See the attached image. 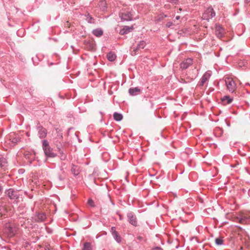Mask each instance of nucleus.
<instances>
[{"instance_id": "nucleus-40", "label": "nucleus", "mask_w": 250, "mask_h": 250, "mask_svg": "<svg viewBox=\"0 0 250 250\" xmlns=\"http://www.w3.org/2000/svg\"><path fill=\"white\" fill-rule=\"evenodd\" d=\"M24 172V170L23 169H20L19 170V173L22 174Z\"/></svg>"}, {"instance_id": "nucleus-23", "label": "nucleus", "mask_w": 250, "mask_h": 250, "mask_svg": "<svg viewBox=\"0 0 250 250\" xmlns=\"http://www.w3.org/2000/svg\"><path fill=\"white\" fill-rule=\"evenodd\" d=\"M86 45L87 48L91 51H93L95 49V44L89 41L86 42Z\"/></svg>"}, {"instance_id": "nucleus-8", "label": "nucleus", "mask_w": 250, "mask_h": 250, "mask_svg": "<svg viewBox=\"0 0 250 250\" xmlns=\"http://www.w3.org/2000/svg\"><path fill=\"white\" fill-rule=\"evenodd\" d=\"M61 172L58 173L57 175V177L55 178V182L58 185H62V182L65 179V175L64 173V171L63 170V169H61Z\"/></svg>"}, {"instance_id": "nucleus-2", "label": "nucleus", "mask_w": 250, "mask_h": 250, "mask_svg": "<svg viewBox=\"0 0 250 250\" xmlns=\"http://www.w3.org/2000/svg\"><path fill=\"white\" fill-rule=\"evenodd\" d=\"M215 12L211 6L208 7L203 14L202 18L204 20H206L208 22L209 20L215 16Z\"/></svg>"}, {"instance_id": "nucleus-4", "label": "nucleus", "mask_w": 250, "mask_h": 250, "mask_svg": "<svg viewBox=\"0 0 250 250\" xmlns=\"http://www.w3.org/2000/svg\"><path fill=\"white\" fill-rule=\"evenodd\" d=\"M36 127L38 131L39 137L40 139L45 138L47 136V130L43 127L39 122L37 123Z\"/></svg>"}, {"instance_id": "nucleus-22", "label": "nucleus", "mask_w": 250, "mask_h": 250, "mask_svg": "<svg viewBox=\"0 0 250 250\" xmlns=\"http://www.w3.org/2000/svg\"><path fill=\"white\" fill-rule=\"evenodd\" d=\"M7 163L6 159L2 155L0 154V167L3 168L5 167V164Z\"/></svg>"}, {"instance_id": "nucleus-43", "label": "nucleus", "mask_w": 250, "mask_h": 250, "mask_svg": "<svg viewBox=\"0 0 250 250\" xmlns=\"http://www.w3.org/2000/svg\"><path fill=\"white\" fill-rule=\"evenodd\" d=\"M237 144V142H235V143H233L232 144V142H230V146H235V145H236Z\"/></svg>"}, {"instance_id": "nucleus-27", "label": "nucleus", "mask_w": 250, "mask_h": 250, "mask_svg": "<svg viewBox=\"0 0 250 250\" xmlns=\"http://www.w3.org/2000/svg\"><path fill=\"white\" fill-rule=\"evenodd\" d=\"M42 147L43 150H44L45 148H47L48 147H50V146L49 145V143L47 140H43L42 142Z\"/></svg>"}, {"instance_id": "nucleus-37", "label": "nucleus", "mask_w": 250, "mask_h": 250, "mask_svg": "<svg viewBox=\"0 0 250 250\" xmlns=\"http://www.w3.org/2000/svg\"><path fill=\"white\" fill-rule=\"evenodd\" d=\"M137 239L140 241L144 240V237L143 236H139L137 237Z\"/></svg>"}, {"instance_id": "nucleus-41", "label": "nucleus", "mask_w": 250, "mask_h": 250, "mask_svg": "<svg viewBox=\"0 0 250 250\" xmlns=\"http://www.w3.org/2000/svg\"><path fill=\"white\" fill-rule=\"evenodd\" d=\"M42 59V56L41 55H39L38 56V61L39 62L41 61Z\"/></svg>"}, {"instance_id": "nucleus-25", "label": "nucleus", "mask_w": 250, "mask_h": 250, "mask_svg": "<svg viewBox=\"0 0 250 250\" xmlns=\"http://www.w3.org/2000/svg\"><path fill=\"white\" fill-rule=\"evenodd\" d=\"M82 250H91V243L90 242H85L83 244V247Z\"/></svg>"}, {"instance_id": "nucleus-35", "label": "nucleus", "mask_w": 250, "mask_h": 250, "mask_svg": "<svg viewBox=\"0 0 250 250\" xmlns=\"http://www.w3.org/2000/svg\"><path fill=\"white\" fill-rule=\"evenodd\" d=\"M62 148V145L61 143H60L59 144H57V148L59 152H60V151H62L61 150Z\"/></svg>"}, {"instance_id": "nucleus-20", "label": "nucleus", "mask_w": 250, "mask_h": 250, "mask_svg": "<svg viewBox=\"0 0 250 250\" xmlns=\"http://www.w3.org/2000/svg\"><path fill=\"white\" fill-rule=\"evenodd\" d=\"M106 58L109 61L113 62L116 59V55L114 53L110 51L107 53Z\"/></svg>"}, {"instance_id": "nucleus-36", "label": "nucleus", "mask_w": 250, "mask_h": 250, "mask_svg": "<svg viewBox=\"0 0 250 250\" xmlns=\"http://www.w3.org/2000/svg\"><path fill=\"white\" fill-rule=\"evenodd\" d=\"M173 25V22L172 21H168L166 24V27L167 28L170 27Z\"/></svg>"}, {"instance_id": "nucleus-52", "label": "nucleus", "mask_w": 250, "mask_h": 250, "mask_svg": "<svg viewBox=\"0 0 250 250\" xmlns=\"http://www.w3.org/2000/svg\"><path fill=\"white\" fill-rule=\"evenodd\" d=\"M100 114L103 115V113L102 111L100 112Z\"/></svg>"}, {"instance_id": "nucleus-48", "label": "nucleus", "mask_w": 250, "mask_h": 250, "mask_svg": "<svg viewBox=\"0 0 250 250\" xmlns=\"http://www.w3.org/2000/svg\"><path fill=\"white\" fill-rule=\"evenodd\" d=\"M75 135L78 138L79 142H80V139H79L78 136L77 135L76 133H75Z\"/></svg>"}, {"instance_id": "nucleus-9", "label": "nucleus", "mask_w": 250, "mask_h": 250, "mask_svg": "<svg viewBox=\"0 0 250 250\" xmlns=\"http://www.w3.org/2000/svg\"><path fill=\"white\" fill-rule=\"evenodd\" d=\"M45 156L46 158H53L57 156V153L54 152L53 148L51 146L43 150Z\"/></svg>"}, {"instance_id": "nucleus-12", "label": "nucleus", "mask_w": 250, "mask_h": 250, "mask_svg": "<svg viewBox=\"0 0 250 250\" xmlns=\"http://www.w3.org/2000/svg\"><path fill=\"white\" fill-rule=\"evenodd\" d=\"M142 89L139 87H131L128 89V93L130 95L134 96L140 94Z\"/></svg>"}, {"instance_id": "nucleus-57", "label": "nucleus", "mask_w": 250, "mask_h": 250, "mask_svg": "<svg viewBox=\"0 0 250 250\" xmlns=\"http://www.w3.org/2000/svg\"><path fill=\"white\" fill-rule=\"evenodd\" d=\"M178 247H179V246H176V249H177Z\"/></svg>"}, {"instance_id": "nucleus-39", "label": "nucleus", "mask_w": 250, "mask_h": 250, "mask_svg": "<svg viewBox=\"0 0 250 250\" xmlns=\"http://www.w3.org/2000/svg\"><path fill=\"white\" fill-rule=\"evenodd\" d=\"M151 250H163L162 249L159 247H156L153 248Z\"/></svg>"}, {"instance_id": "nucleus-5", "label": "nucleus", "mask_w": 250, "mask_h": 250, "mask_svg": "<svg viewBox=\"0 0 250 250\" xmlns=\"http://www.w3.org/2000/svg\"><path fill=\"white\" fill-rule=\"evenodd\" d=\"M226 84L229 92L233 93L235 91L236 85L232 79L228 78L227 80H226Z\"/></svg>"}, {"instance_id": "nucleus-45", "label": "nucleus", "mask_w": 250, "mask_h": 250, "mask_svg": "<svg viewBox=\"0 0 250 250\" xmlns=\"http://www.w3.org/2000/svg\"><path fill=\"white\" fill-rule=\"evenodd\" d=\"M119 216L120 220H122L123 219L122 215L121 214H119Z\"/></svg>"}, {"instance_id": "nucleus-58", "label": "nucleus", "mask_w": 250, "mask_h": 250, "mask_svg": "<svg viewBox=\"0 0 250 250\" xmlns=\"http://www.w3.org/2000/svg\"><path fill=\"white\" fill-rule=\"evenodd\" d=\"M53 64H54V63H53V62H51L50 64H51V65H53Z\"/></svg>"}, {"instance_id": "nucleus-33", "label": "nucleus", "mask_w": 250, "mask_h": 250, "mask_svg": "<svg viewBox=\"0 0 250 250\" xmlns=\"http://www.w3.org/2000/svg\"><path fill=\"white\" fill-rule=\"evenodd\" d=\"M59 153L61 154V156H60L61 159L62 160H64L66 157V155L63 153L62 151L59 152Z\"/></svg>"}, {"instance_id": "nucleus-1", "label": "nucleus", "mask_w": 250, "mask_h": 250, "mask_svg": "<svg viewBox=\"0 0 250 250\" xmlns=\"http://www.w3.org/2000/svg\"><path fill=\"white\" fill-rule=\"evenodd\" d=\"M5 194L10 200H14V203L16 202V203H17V200L20 197V195L17 190H15L14 188H10L5 190Z\"/></svg>"}, {"instance_id": "nucleus-46", "label": "nucleus", "mask_w": 250, "mask_h": 250, "mask_svg": "<svg viewBox=\"0 0 250 250\" xmlns=\"http://www.w3.org/2000/svg\"><path fill=\"white\" fill-rule=\"evenodd\" d=\"M2 189H3L2 186L1 185H0V193H1Z\"/></svg>"}, {"instance_id": "nucleus-49", "label": "nucleus", "mask_w": 250, "mask_h": 250, "mask_svg": "<svg viewBox=\"0 0 250 250\" xmlns=\"http://www.w3.org/2000/svg\"><path fill=\"white\" fill-rule=\"evenodd\" d=\"M245 85H246V86L248 85V86H250V84L249 83H246L245 84Z\"/></svg>"}, {"instance_id": "nucleus-28", "label": "nucleus", "mask_w": 250, "mask_h": 250, "mask_svg": "<svg viewBox=\"0 0 250 250\" xmlns=\"http://www.w3.org/2000/svg\"><path fill=\"white\" fill-rule=\"evenodd\" d=\"M31 154L29 153H27L24 154V157L26 159L28 160L30 165L32 163L34 160V158H31Z\"/></svg>"}, {"instance_id": "nucleus-15", "label": "nucleus", "mask_w": 250, "mask_h": 250, "mask_svg": "<svg viewBox=\"0 0 250 250\" xmlns=\"http://www.w3.org/2000/svg\"><path fill=\"white\" fill-rule=\"evenodd\" d=\"M211 75L209 73L206 72L201 77L200 82V85L203 86L204 83L208 80L210 78Z\"/></svg>"}, {"instance_id": "nucleus-31", "label": "nucleus", "mask_w": 250, "mask_h": 250, "mask_svg": "<svg viewBox=\"0 0 250 250\" xmlns=\"http://www.w3.org/2000/svg\"><path fill=\"white\" fill-rule=\"evenodd\" d=\"M71 171L74 176H77L79 174V172L76 170L74 166L71 168Z\"/></svg>"}, {"instance_id": "nucleus-26", "label": "nucleus", "mask_w": 250, "mask_h": 250, "mask_svg": "<svg viewBox=\"0 0 250 250\" xmlns=\"http://www.w3.org/2000/svg\"><path fill=\"white\" fill-rule=\"evenodd\" d=\"M8 230L9 233V235L10 237L14 236L16 234V230L15 228L9 227L8 228Z\"/></svg>"}, {"instance_id": "nucleus-53", "label": "nucleus", "mask_w": 250, "mask_h": 250, "mask_svg": "<svg viewBox=\"0 0 250 250\" xmlns=\"http://www.w3.org/2000/svg\"><path fill=\"white\" fill-rule=\"evenodd\" d=\"M60 137L61 138H62V136L61 135L60 136Z\"/></svg>"}, {"instance_id": "nucleus-17", "label": "nucleus", "mask_w": 250, "mask_h": 250, "mask_svg": "<svg viewBox=\"0 0 250 250\" xmlns=\"http://www.w3.org/2000/svg\"><path fill=\"white\" fill-rule=\"evenodd\" d=\"M92 33L97 37H101L103 35L104 31L101 28H98L93 29L92 31Z\"/></svg>"}, {"instance_id": "nucleus-60", "label": "nucleus", "mask_w": 250, "mask_h": 250, "mask_svg": "<svg viewBox=\"0 0 250 250\" xmlns=\"http://www.w3.org/2000/svg\"><path fill=\"white\" fill-rule=\"evenodd\" d=\"M247 93H248V94H250V92H248V91H247Z\"/></svg>"}, {"instance_id": "nucleus-24", "label": "nucleus", "mask_w": 250, "mask_h": 250, "mask_svg": "<svg viewBox=\"0 0 250 250\" xmlns=\"http://www.w3.org/2000/svg\"><path fill=\"white\" fill-rule=\"evenodd\" d=\"M215 243L217 246H222L224 245V240L222 237H217L215 239Z\"/></svg>"}, {"instance_id": "nucleus-3", "label": "nucleus", "mask_w": 250, "mask_h": 250, "mask_svg": "<svg viewBox=\"0 0 250 250\" xmlns=\"http://www.w3.org/2000/svg\"><path fill=\"white\" fill-rule=\"evenodd\" d=\"M129 223L133 227H136L138 226V222L136 215L132 211H128L126 214Z\"/></svg>"}, {"instance_id": "nucleus-44", "label": "nucleus", "mask_w": 250, "mask_h": 250, "mask_svg": "<svg viewBox=\"0 0 250 250\" xmlns=\"http://www.w3.org/2000/svg\"><path fill=\"white\" fill-rule=\"evenodd\" d=\"M3 207L2 206L0 205V214H2V213Z\"/></svg>"}, {"instance_id": "nucleus-7", "label": "nucleus", "mask_w": 250, "mask_h": 250, "mask_svg": "<svg viewBox=\"0 0 250 250\" xmlns=\"http://www.w3.org/2000/svg\"><path fill=\"white\" fill-rule=\"evenodd\" d=\"M193 63V60L191 58H187L184 60L180 64V68L183 70L187 69Z\"/></svg>"}, {"instance_id": "nucleus-47", "label": "nucleus", "mask_w": 250, "mask_h": 250, "mask_svg": "<svg viewBox=\"0 0 250 250\" xmlns=\"http://www.w3.org/2000/svg\"><path fill=\"white\" fill-rule=\"evenodd\" d=\"M180 18V17L179 16H177L176 17V20H179Z\"/></svg>"}, {"instance_id": "nucleus-29", "label": "nucleus", "mask_w": 250, "mask_h": 250, "mask_svg": "<svg viewBox=\"0 0 250 250\" xmlns=\"http://www.w3.org/2000/svg\"><path fill=\"white\" fill-rule=\"evenodd\" d=\"M21 138L19 137H14L12 139V143L15 145L17 144L18 142L20 141Z\"/></svg>"}, {"instance_id": "nucleus-19", "label": "nucleus", "mask_w": 250, "mask_h": 250, "mask_svg": "<svg viewBox=\"0 0 250 250\" xmlns=\"http://www.w3.org/2000/svg\"><path fill=\"white\" fill-rule=\"evenodd\" d=\"M113 116L114 120L117 122L122 121L123 118V115L121 113L117 112L113 113Z\"/></svg>"}, {"instance_id": "nucleus-51", "label": "nucleus", "mask_w": 250, "mask_h": 250, "mask_svg": "<svg viewBox=\"0 0 250 250\" xmlns=\"http://www.w3.org/2000/svg\"><path fill=\"white\" fill-rule=\"evenodd\" d=\"M167 17V15H164L163 16V17H165V18H166Z\"/></svg>"}, {"instance_id": "nucleus-30", "label": "nucleus", "mask_w": 250, "mask_h": 250, "mask_svg": "<svg viewBox=\"0 0 250 250\" xmlns=\"http://www.w3.org/2000/svg\"><path fill=\"white\" fill-rule=\"evenodd\" d=\"M32 60L34 65H36L38 63V56L36 55L35 57L32 58Z\"/></svg>"}, {"instance_id": "nucleus-54", "label": "nucleus", "mask_w": 250, "mask_h": 250, "mask_svg": "<svg viewBox=\"0 0 250 250\" xmlns=\"http://www.w3.org/2000/svg\"><path fill=\"white\" fill-rule=\"evenodd\" d=\"M179 11H182V8H180L179 9Z\"/></svg>"}, {"instance_id": "nucleus-14", "label": "nucleus", "mask_w": 250, "mask_h": 250, "mask_svg": "<svg viewBox=\"0 0 250 250\" xmlns=\"http://www.w3.org/2000/svg\"><path fill=\"white\" fill-rule=\"evenodd\" d=\"M224 29L220 25H216L215 28V33L216 36L219 38H222L224 36Z\"/></svg>"}, {"instance_id": "nucleus-42", "label": "nucleus", "mask_w": 250, "mask_h": 250, "mask_svg": "<svg viewBox=\"0 0 250 250\" xmlns=\"http://www.w3.org/2000/svg\"><path fill=\"white\" fill-rule=\"evenodd\" d=\"M245 4H248L250 2V0H244Z\"/></svg>"}, {"instance_id": "nucleus-18", "label": "nucleus", "mask_w": 250, "mask_h": 250, "mask_svg": "<svg viewBox=\"0 0 250 250\" xmlns=\"http://www.w3.org/2000/svg\"><path fill=\"white\" fill-rule=\"evenodd\" d=\"M233 98L228 95H225L221 98V101L224 104H230L233 101Z\"/></svg>"}, {"instance_id": "nucleus-38", "label": "nucleus", "mask_w": 250, "mask_h": 250, "mask_svg": "<svg viewBox=\"0 0 250 250\" xmlns=\"http://www.w3.org/2000/svg\"><path fill=\"white\" fill-rule=\"evenodd\" d=\"M237 152L240 155L243 156H244L246 155L245 153H242L241 152V150L239 149H237Z\"/></svg>"}, {"instance_id": "nucleus-55", "label": "nucleus", "mask_w": 250, "mask_h": 250, "mask_svg": "<svg viewBox=\"0 0 250 250\" xmlns=\"http://www.w3.org/2000/svg\"><path fill=\"white\" fill-rule=\"evenodd\" d=\"M111 202L112 204L114 205V203L112 201H111Z\"/></svg>"}, {"instance_id": "nucleus-32", "label": "nucleus", "mask_w": 250, "mask_h": 250, "mask_svg": "<svg viewBox=\"0 0 250 250\" xmlns=\"http://www.w3.org/2000/svg\"><path fill=\"white\" fill-rule=\"evenodd\" d=\"M167 1L173 5H178L179 3V0H167Z\"/></svg>"}, {"instance_id": "nucleus-50", "label": "nucleus", "mask_w": 250, "mask_h": 250, "mask_svg": "<svg viewBox=\"0 0 250 250\" xmlns=\"http://www.w3.org/2000/svg\"><path fill=\"white\" fill-rule=\"evenodd\" d=\"M73 129V127L69 128V129H68V132H69L71 129Z\"/></svg>"}, {"instance_id": "nucleus-13", "label": "nucleus", "mask_w": 250, "mask_h": 250, "mask_svg": "<svg viewBox=\"0 0 250 250\" xmlns=\"http://www.w3.org/2000/svg\"><path fill=\"white\" fill-rule=\"evenodd\" d=\"M133 26H124L119 31V34L121 35H124L128 34L133 29Z\"/></svg>"}, {"instance_id": "nucleus-11", "label": "nucleus", "mask_w": 250, "mask_h": 250, "mask_svg": "<svg viewBox=\"0 0 250 250\" xmlns=\"http://www.w3.org/2000/svg\"><path fill=\"white\" fill-rule=\"evenodd\" d=\"M46 215L43 212H37L34 217V220L36 222H42L46 219Z\"/></svg>"}, {"instance_id": "nucleus-6", "label": "nucleus", "mask_w": 250, "mask_h": 250, "mask_svg": "<svg viewBox=\"0 0 250 250\" xmlns=\"http://www.w3.org/2000/svg\"><path fill=\"white\" fill-rule=\"evenodd\" d=\"M134 12L133 11H126L122 13L121 18L124 21H131L133 20Z\"/></svg>"}, {"instance_id": "nucleus-10", "label": "nucleus", "mask_w": 250, "mask_h": 250, "mask_svg": "<svg viewBox=\"0 0 250 250\" xmlns=\"http://www.w3.org/2000/svg\"><path fill=\"white\" fill-rule=\"evenodd\" d=\"M110 231L113 237L117 243H119L121 242L122 238L118 231L116 230L115 227H112L110 229Z\"/></svg>"}, {"instance_id": "nucleus-16", "label": "nucleus", "mask_w": 250, "mask_h": 250, "mask_svg": "<svg viewBox=\"0 0 250 250\" xmlns=\"http://www.w3.org/2000/svg\"><path fill=\"white\" fill-rule=\"evenodd\" d=\"M146 45V43L145 41H141L137 44V46L134 49L133 51H134V55L141 49H144Z\"/></svg>"}, {"instance_id": "nucleus-59", "label": "nucleus", "mask_w": 250, "mask_h": 250, "mask_svg": "<svg viewBox=\"0 0 250 250\" xmlns=\"http://www.w3.org/2000/svg\"><path fill=\"white\" fill-rule=\"evenodd\" d=\"M240 250H243V248H240Z\"/></svg>"}, {"instance_id": "nucleus-34", "label": "nucleus", "mask_w": 250, "mask_h": 250, "mask_svg": "<svg viewBox=\"0 0 250 250\" xmlns=\"http://www.w3.org/2000/svg\"><path fill=\"white\" fill-rule=\"evenodd\" d=\"M88 204L91 207H94V201L91 199H89L88 200Z\"/></svg>"}, {"instance_id": "nucleus-56", "label": "nucleus", "mask_w": 250, "mask_h": 250, "mask_svg": "<svg viewBox=\"0 0 250 250\" xmlns=\"http://www.w3.org/2000/svg\"><path fill=\"white\" fill-rule=\"evenodd\" d=\"M116 213H117L118 215H119V214H120V213H119V211H117Z\"/></svg>"}, {"instance_id": "nucleus-21", "label": "nucleus", "mask_w": 250, "mask_h": 250, "mask_svg": "<svg viewBox=\"0 0 250 250\" xmlns=\"http://www.w3.org/2000/svg\"><path fill=\"white\" fill-rule=\"evenodd\" d=\"M84 16L86 17L85 20L88 23L95 24V20L89 14V13H87L84 15Z\"/></svg>"}]
</instances>
